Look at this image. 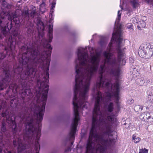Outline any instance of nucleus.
<instances>
[{
	"instance_id": "nucleus-1",
	"label": "nucleus",
	"mask_w": 153,
	"mask_h": 153,
	"mask_svg": "<svg viewBox=\"0 0 153 153\" xmlns=\"http://www.w3.org/2000/svg\"><path fill=\"white\" fill-rule=\"evenodd\" d=\"M77 53L78 59L75 60L76 84L73 101L74 118L71 123V130H76L80 120L78 112L79 109L87 108L88 103L87 100L90 81L97 72L100 60L101 55L99 53L91 54L88 58L85 49L82 48L77 49Z\"/></svg>"
},
{
	"instance_id": "nucleus-2",
	"label": "nucleus",
	"mask_w": 153,
	"mask_h": 153,
	"mask_svg": "<svg viewBox=\"0 0 153 153\" xmlns=\"http://www.w3.org/2000/svg\"><path fill=\"white\" fill-rule=\"evenodd\" d=\"M46 48L49 49L43 52L41 54L37 48L35 47L22 46L20 50V52L23 53L22 57L19 59L20 64L19 67L14 69L15 73H17V71H22V69L21 66L26 65L29 62H30L32 67L28 65L27 69L25 72V75H21V78L25 79L28 76L31 78L33 77L36 74V69L34 66L42 64L44 61L46 60L47 70L44 71L42 75V81L39 80L37 81V85L36 87V96L38 98L41 97V101L39 103L35 105V106H45L47 99V94L48 91L49 74V67L50 62V57L51 53L50 50L52 48L50 44L48 43L45 46Z\"/></svg>"
},
{
	"instance_id": "nucleus-3",
	"label": "nucleus",
	"mask_w": 153,
	"mask_h": 153,
	"mask_svg": "<svg viewBox=\"0 0 153 153\" xmlns=\"http://www.w3.org/2000/svg\"><path fill=\"white\" fill-rule=\"evenodd\" d=\"M7 19L10 21V23H7V27L9 30H11L12 27V17L10 14L8 13H4L3 14V13H0V27L3 28L1 31V34H0V39H2L3 38V36L2 35V34L6 37L7 34L8 32L4 28L6 27V21Z\"/></svg>"
},
{
	"instance_id": "nucleus-4",
	"label": "nucleus",
	"mask_w": 153,
	"mask_h": 153,
	"mask_svg": "<svg viewBox=\"0 0 153 153\" xmlns=\"http://www.w3.org/2000/svg\"><path fill=\"white\" fill-rule=\"evenodd\" d=\"M138 53L141 57L150 58L153 55V45L150 43L141 44L138 49Z\"/></svg>"
},
{
	"instance_id": "nucleus-5",
	"label": "nucleus",
	"mask_w": 153,
	"mask_h": 153,
	"mask_svg": "<svg viewBox=\"0 0 153 153\" xmlns=\"http://www.w3.org/2000/svg\"><path fill=\"white\" fill-rule=\"evenodd\" d=\"M25 120L26 125V129L27 131V134H30L31 135L34 134H37V138L39 137L40 134L41 129L39 127V124L38 125V127L37 128H35L33 127V119L30 117H28Z\"/></svg>"
},
{
	"instance_id": "nucleus-6",
	"label": "nucleus",
	"mask_w": 153,
	"mask_h": 153,
	"mask_svg": "<svg viewBox=\"0 0 153 153\" xmlns=\"http://www.w3.org/2000/svg\"><path fill=\"white\" fill-rule=\"evenodd\" d=\"M11 80L9 71L3 70L0 73V90H3L4 87L6 88Z\"/></svg>"
},
{
	"instance_id": "nucleus-7",
	"label": "nucleus",
	"mask_w": 153,
	"mask_h": 153,
	"mask_svg": "<svg viewBox=\"0 0 153 153\" xmlns=\"http://www.w3.org/2000/svg\"><path fill=\"white\" fill-rule=\"evenodd\" d=\"M15 39L12 38V36H10L7 43L8 47L5 48L7 54H9V56L12 58L14 57V53L13 51L15 48Z\"/></svg>"
},
{
	"instance_id": "nucleus-8",
	"label": "nucleus",
	"mask_w": 153,
	"mask_h": 153,
	"mask_svg": "<svg viewBox=\"0 0 153 153\" xmlns=\"http://www.w3.org/2000/svg\"><path fill=\"white\" fill-rule=\"evenodd\" d=\"M13 145L15 147H17L18 153H20L21 151L25 149V146L23 144L21 139L19 137L16 140H13Z\"/></svg>"
},
{
	"instance_id": "nucleus-9",
	"label": "nucleus",
	"mask_w": 153,
	"mask_h": 153,
	"mask_svg": "<svg viewBox=\"0 0 153 153\" xmlns=\"http://www.w3.org/2000/svg\"><path fill=\"white\" fill-rule=\"evenodd\" d=\"M23 90L21 94V97L23 99H24L25 97L28 96L27 98L30 99L32 97V93L30 89L27 87H25V88L23 87L22 86ZM24 102H26V101L24 99H23Z\"/></svg>"
},
{
	"instance_id": "nucleus-10",
	"label": "nucleus",
	"mask_w": 153,
	"mask_h": 153,
	"mask_svg": "<svg viewBox=\"0 0 153 153\" xmlns=\"http://www.w3.org/2000/svg\"><path fill=\"white\" fill-rule=\"evenodd\" d=\"M140 119L143 121H146L148 122L153 121V117H152L149 113L146 112L142 113L140 116Z\"/></svg>"
},
{
	"instance_id": "nucleus-11",
	"label": "nucleus",
	"mask_w": 153,
	"mask_h": 153,
	"mask_svg": "<svg viewBox=\"0 0 153 153\" xmlns=\"http://www.w3.org/2000/svg\"><path fill=\"white\" fill-rule=\"evenodd\" d=\"M31 10L30 12L29 13L28 11H25L23 13V15L26 17L27 16L29 17L30 16L31 17H33L34 16L36 13V9L35 7L33 6H31L30 7Z\"/></svg>"
},
{
	"instance_id": "nucleus-12",
	"label": "nucleus",
	"mask_w": 153,
	"mask_h": 153,
	"mask_svg": "<svg viewBox=\"0 0 153 153\" xmlns=\"http://www.w3.org/2000/svg\"><path fill=\"white\" fill-rule=\"evenodd\" d=\"M2 117H6L7 121L9 124H10V125L12 126L13 128H14V130L16 128V123L14 120H12L11 118L9 117L8 118V116L6 115V113L5 112H2L1 114Z\"/></svg>"
},
{
	"instance_id": "nucleus-13",
	"label": "nucleus",
	"mask_w": 153,
	"mask_h": 153,
	"mask_svg": "<svg viewBox=\"0 0 153 153\" xmlns=\"http://www.w3.org/2000/svg\"><path fill=\"white\" fill-rule=\"evenodd\" d=\"M53 25L52 24L50 25L48 27V42L49 43L51 42L52 41L53 39Z\"/></svg>"
},
{
	"instance_id": "nucleus-14",
	"label": "nucleus",
	"mask_w": 153,
	"mask_h": 153,
	"mask_svg": "<svg viewBox=\"0 0 153 153\" xmlns=\"http://www.w3.org/2000/svg\"><path fill=\"white\" fill-rule=\"evenodd\" d=\"M18 11L16 10L15 12L12 14L13 21L16 24H19L20 23L19 19L20 16L17 15V13Z\"/></svg>"
},
{
	"instance_id": "nucleus-15",
	"label": "nucleus",
	"mask_w": 153,
	"mask_h": 153,
	"mask_svg": "<svg viewBox=\"0 0 153 153\" xmlns=\"http://www.w3.org/2000/svg\"><path fill=\"white\" fill-rule=\"evenodd\" d=\"M11 6L10 5L7 4V2L3 0L2 1L1 6V9H4L6 8L9 9L11 7Z\"/></svg>"
},
{
	"instance_id": "nucleus-16",
	"label": "nucleus",
	"mask_w": 153,
	"mask_h": 153,
	"mask_svg": "<svg viewBox=\"0 0 153 153\" xmlns=\"http://www.w3.org/2000/svg\"><path fill=\"white\" fill-rule=\"evenodd\" d=\"M114 104L112 102L109 103L106 106V108L108 112H111L114 109Z\"/></svg>"
},
{
	"instance_id": "nucleus-17",
	"label": "nucleus",
	"mask_w": 153,
	"mask_h": 153,
	"mask_svg": "<svg viewBox=\"0 0 153 153\" xmlns=\"http://www.w3.org/2000/svg\"><path fill=\"white\" fill-rule=\"evenodd\" d=\"M37 25L38 26V29L40 28L42 30L44 29V26L43 22L39 19H37Z\"/></svg>"
},
{
	"instance_id": "nucleus-18",
	"label": "nucleus",
	"mask_w": 153,
	"mask_h": 153,
	"mask_svg": "<svg viewBox=\"0 0 153 153\" xmlns=\"http://www.w3.org/2000/svg\"><path fill=\"white\" fill-rule=\"evenodd\" d=\"M98 43L99 45L102 47L105 46L106 44V42L105 37L101 36Z\"/></svg>"
},
{
	"instance_id": "nucleus-19",
	"label": "nucleus",
	"mask_w": 153,
	"mask_h": 153,
	"mask_svg": "<svg viewBox=\"0 0 153 153\" xmlns=\"http://www.w3.org/2000/svg\"><path fill=\"white\" fill-rule=\"evenodd\" d=\"M46 4L44 2H43L40 6V10L42 13L45 12L46 10Z\"/></svg>"
},
{
	"instance_id": "nucleus-20",
	"label": "nucleus",
	"mask_w": 153,
	"mask_h": 153,
	"mask_svg": "<svg viewBox=\"0 0 153 153\" xmlns=\"http://www.w3.org/2000/svg\"><path fill=\"white\" fill-rule=\"evenodd\" d=\"M132 140L135 143H138L141 140V139L137 137L136 135L133 134L132 136Z\"/></svg>"
},
{
	"instance_id": "nucleus-21",
	"label": "nucleus",
	"mask_w": 153,
	"mask_h": 153,
	"mask_svg": "<svg viewBox=\"0 0 153 153\" xmlns=\"http://www.w3.org/2000/svg\"><path fill=\"white\" fill-rule=\"evenodd\" d=\"M143 108V107L140 105H137L134 107V110L136 112L141 111Z\"/></svg>"
},
{
	"instance_id": "nucleus-22",
	"label": "nucleus",
	"mask_w": 153,
	"mask_h": 153,
	"mask_svg": "<svg viewBox=\"0 0 153 153\" xmlns=\"http://www.w3.org/2000/svg\"><path fill=\"white\" fill-rule=\"evenodd\" d=\"M148 152V150L145 148H142L140 149L139 152L138 153H147Z\"/></svg>"
},
{
	"instance_id": "nucleus-23",
	"label": "nucleus",
	"mask_w": 153,
	"mask_h": 153,
	"mask_svg": "<svg viewBox=\"0 0 153 153\" xmlns=\"http://www.w3.org/2000/svg\"><path fill=\"white\" fill-rule=\"evenodd\" d=\"M126 27L128 29L133 30V27L132 24L131 23H129L126 24Z\"/></svg>"
},
{
	"instance_id": "nucleus-24",
	"label": "nucleus",
	"mask_w": 153,
	"mask_h": 153,
	"mask_svg": "<svg viewBox=\"0 0 153 153\" xmlns=\"http://www.w3.org/2000/svg\"><path fill=\"white\" fill-rule=\"evenodd\" d=\"M5 124L4 122L2 123V126L1 127V130L2 132H4L6 130V127H5Z\"/></svg>"
},
{
	"instance_id": "nucleus-25",
	"label": "nucleus",
	"mask_w": 153,
	"mask_h": 153,
	"mask_svg": "<svg viewBox=\"0 0 153 153\" xmlns=\"http://www.w3.org/2000/svg\"><path fill=\"white\" fill-rule=\"evenodd\" d=\"M131 3L134 7L135 8L137 6L138 3L135 0H133L131 1Z\"/></svg>"
},
{
	"instance_id": "nucleus-26",
	"label": "nucleus",
	"mask_w": 153,
	"mask_h": 153,
	"mask_svg": "<svg viewBox=\"0 0 153 153\" xmlns=\"http://www.w3.org/2000/svg\"><path fill=\"white\" fill-rule=\"evenodd\" d=\"M145 82L144 80H142L141 79H139L138 80V84L140 85H143Z\"/></svg>"
},
{
	"instance_id": "nucleus-27",
	"label": "nucleus",
	"mask_w": 153,
	"mask_h": 153,
	"mask_svg": "<svg viewBox=\"0 0 153 153\" xmlns=\"http://www.w3.org/2000/svg\"><path fill=\"white\" fill-rule=\"evenodd\" d=\"M33 26V25H32V24H31L30 25V27H28V26H27L26 27V28H27V33H31V31H32L31 30V28H32V27Z\"/></svg>"
},
{
	"instance_id": "nucleus-28",
	"label": "nucleus",
	"mask_w": 153,
	"mask_h": 153,
	"mask_svg": "<svg viewBox=\"0 0 153 153\" xmlns=\"http://www.w3.org/2000/svg\"><path fill=\"white\" fill-rule=\"evenodd\" d=\"M6 56L2 52H0V59H4Z\"/></svg>"
},
{
	"instance_id": "nucleus-29",
	"label": "nucleus",
	"mask_w": 153,
	"mask_h": 153,
	"mask_svg": "<svg viewBox=\"0 0 153 153\" xmlns=\"http://www.w3.org/2000/svg\"><path fill=\"white\" fill-rule=\"evenodd\" d=\"M146 26V24L145 22L143 21H142V22L140 24V27L142 28H144Z\"/></svg>"
},
{
	"instance_id": "nucleus-30",
	"label": "nucleus",
	"mask_w": 153,
	"mask_h": 153,
	"mask_svg": "<svg viewBox=\"0 0 153 153\" xmlns=\"http://www.w3.org/2000/svg\"><path fill=\"white\" fill-rule=\"evenodd\" d=\"M88 50L90 52V53L91 54L94 53V48H93L90 47H88Z\"/></svg>"
},
{
	"instance_id": "nucleus-31",
	"label": "nucleus",
	"mask_w": 153,
	"mask_h": 153,
	"mask_svg": "<svg viewBox=\"0 0 153 153\" xmlns=\"http://www.w3.org/2000/svg\"><path fill=\"white\" fill-rule=\"evenodd\" d=\"M12 35L14 37H16L18 35V33L15 30L13 32Z\"/></svg>"
},
{
	"instance_id": "nucleus-32",
	"label": "nucleus",
	"mask_w": 153,
	"mask_h": 153,
	"mask_svg": "<svg viewBox=\"0 0 153 153\" xmlns=\"http://www.w3.org/2000/svg\"><path fill=\"white\" fill-rule=\"evenodd\" d=\"M56 4V2L54 1L52 3L51 9H53L55 7Z\"/></svg>"
},
{
	"instance_id": "nucleus-33",
	"label": "nucleus",
	"mask_w": 153,
	"mask_h": 153,
	"mask_svg": "<svg viewBox=\"0 0 153 153\" xmlns=\"http://www.w3.org/2000/svg\"><path fill=\"white\" fill-rule=\"evenodd\" d=\"M19 117L21 119H22L23 121L24 120V115H23V116H22V115H21L20 114H19Z\"/></svg>"
},
{
	"instance_id": "nucleus-34",
	"label": "nucleus",
	"mask_w": 153,
	"mask_h": 153,
	"mask_svg": "<svg viewBox=\"0 0 153 153\" xmlns=\"http://www.w3.org/2000/svg\"><path fill=\"white\" fill-rule=\"evenodd\" d=\"M53 10L54 9H51V10L50 11V13L51 15V16L52 15V14L53 13Z\"/></svg>"
},
{
	"instance_id": "nucleus-35",
	"label": "nucleus",
	"mask_w": 153,
	"mask_h": 153,
	"mask_svg": "<svg viewBox=\"0 0 153 153\" xmlns=\"http://www.w3.org/2000/svg\"><path fill=\"white\" fill-rule=\"evenodd\" d=\"M130 101L131 103H133L134 102V100L132 99H131L130 100H128V102L129 101Z\"/></svg>"
},
{
	"instance_id": "nucleus-36",
	"label": "nucleus",
	"mask_w": 153,
	"mask_h": 153,
	"mask_svg": "<svg viewBox=\"0 0 153 153\" xmlns=\"http://www.w3.org/2000/svg\"><path fill=\"white\" fill-rule=\"evenodd\" d=\"M152 104V100L151 99H149V104L151 105Z\"/></svg>"
},
{
	"instance_id": "nucleus-37",
	"label": "nucleus",
	"mask_w": 153,
	"mask_h": 153,
	"mask_svg": "<svg viewBox=\"0 0 153 153\" xmlns=\"http://www.w3.org/2000/svg\"><path fill=\"white\" fill-rule=\"evenodd\" d=\"M147 82H150V81L149 80V79L148 80H147Z\"/></svg>"
},
{
	"instance_id": "nucleus-38",
	"label": "nucleus",
	"mask_w": 153,
	"mask_h": 153,
	"mask_svg": "<svg viewBox=\"0 0 153 153\" xmlns=\"http://www.w3.org/2000/svg\"><path fill=\"white\" fill-rule=\"evenodd\" d=\"M7 152L8 153H11V152L10 151H8Z\"/></svg>"
},
{
	"instance_id": "nucleus-39",
	"label": "nucleus",
	"mask_w": 153,
	"mask_h": 153,
	"mask_svg": "<svg viewBox=\"0 0 153 153\" xmlns=\"http://www.w3.org/2000/svg\"><path fill=\"white\" fill-rule=\"evenodd\" d=\"M1 106L0 105V110L1 109Z\"/></svg>"
},
{
	"instance_id": "nucleus-40",
	"label": "nucleus",
	"mask_w": 153,
	"mask_h": 153,
	"mask_svg": "<svg viewBox=\"0 0 153 153\" xmlns=\"http://www.w3.org/2000/svg\"><path fill=\"white\" fill-rule=\"evenodd\" d=\"M149 96L150 97V96H151V95H148V98H149Z\"/></svg>"
},
{
	"instance_id": "nucleus-41",
	"label": "nucleus",
	"mask_w": 153,
	"mask_h": 153,
	"mask_svg": "<svg viewBox=\"0 0 153 153\" xmlns=\"http://www.w3.org/2000/svg\"><path fill=\"white\" fill-rule=\"evenodd\" d=\"M73 142H71V144L72 145V144H73Z\"/></svg>"
},
{
	"instance_id": "nucleus-42",
	"label": "nucleus",
	"mask_w": 153,
	"mask_h": 153,
	"mask_svg": "<svg viewBox=\"0 0 153 153\" xmlns=\"http://www.w3.org/2000/svg\"><path fill=\"white\" fill-rule=\"evenodd\" d=\"M6 104V102H4V105H5Z\"/></svg>"
},
{
	"instance_id": "nucleus-43",
	"label": "nucleus",
	"mask_w": 153,
	"mask_h": 153,
	"mask_svg": "<svg viewBox=\"0 0 153 153\" xmlns=\"http://www.w3.org/2000/svg\"><path fill=\"white\" fill-rule=\"evenodd\" d=\"M139 27L140 28V26H138V27H138V28H139Z\"/></svg>"
},
{
	"instance_id": "nucleus-44",
	"label": "nucleus",
	"mask_w": 153,
	"mask_h": 153,
	"mask_svg": "<svg viewBox=\"0 0 153 153\" xmlns=\"http://www.w3.org/2000/svg\"><path fill=\"white\" fill-rule=\"evenodd\" d=\"M69 150L70 151L71 150V149H68V151H69Z\"/></svg>"
},
{
	"instance_id": "nucleus-45",
	"label": "nucleus",
	"mask_w": 153,
	"mask_h": 153,
	"mask_svg": "<svg viewBox=\"0 0 153 153\" xmlns=\"http://www.w3.org/2000/svg\"><path fill=\"white\" fill-rule=\"evenodd\" d=\"M120 7H121V8H122V7H121V6L120 5Z\"/></svg>"
},
{
	"instance_id": "nucleus-46",
	"label": "nucleus",
	"mask_w": 153,
	"mask_h": 153,
	"mask_svg": "<svg viewBox=\"0 0 153 153\" xmlns=\"http://www.w3.org/2000/svg\"><path fill=\"white\" fill-rule=\"evenodd\" d=\"M80 150V149H77V150Z\"/></svg>"
}]
</instances>
